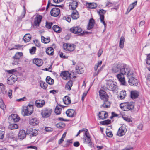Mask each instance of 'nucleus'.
I'll use <instances>...</instances> for the list:
<instances>
[{"label":"nucleus","instance_id":"nucleus-39","mask_svg":"<svg viewBox=\"0 0 150 150\" xmlns=\"http://www.w3.org/2000/svg\"><path fill=\"white\" fill-rule=\"evenodd\" d=\"M71 17L72 19H78L79 17V13L76 11H73L71 15Z\"/></svg>","mask_w":150,"mask_h":150},{"label":"nucleus","instance_id":"nucleus-41","mask_svg":"<svg viewBox=\"0 0 150 150\" xmlns=\"http://www.w3.org/2000/svg\"><path fill=\"white\" fill-rule=\"evenodd\" d=\"M12 120L15 122H17L20 120V117L16 114H13L11 115Z\"/></svg>","mask_w":150,"mask_h":150},{"label":"nucleus","instance_id":"nucleus-64","mask_svg":"<svg viewBox=\"0 0 150 150\" xmlns=\"http://www.w3.org/2000/svg\"><path fill=\"white\" fill-rule=\"evenodd\" d=\"M34 43L35 44V45L38 47H40L41 46L39 42L37 40H36L34 41Z\"/></svg>","mask_w":150,"mask_h":150},{"label":"nucleus","instance_id":"nucleus-3","mask_svg":"<svg viewBox=\"0 0 150 150\" xmlns=\"http://www.w3.org/2000/svg\"><path fill=\"white\" fill-rule=\"evenodd\" d=\"M83 141L84 143L88 144L91 148L93 147V143L89 133L88 134L86 133L85 134L83 138Z\"/></svg>","mask_w":150,"mask_h":150},{"label":"nucleus","instance_id":"nucleus-46","mask_svg":"<svg viewBox=\"0 0 150 150\" xmlns=\"http://www.w3.org/2000/svg\"><path fill=\"white\" fill-rule=\"evenodd\" d=\"M42 42L45 43H47L50 41V39L49 38H45L43 36H41Z\"/></svg>","mask_w":150,"mask_h":150},{"label":"nucleus","instance_id":"nucleus-13","mask_svg":"<svg viewBox=\"0 0 150 150\" xmlns=\"http://www.w3.org/2000/svg\"><path fill=\"white\" fill-rule=\"evenodd\" d=\"M60 12V10L59 8H54L52 9L50 13L52 16L56 17L58 16Z\"/></svg>","mask_w":150,"mask_h":150},{"label":"nucleus","instance_id":"nucleus-23","mask_svg":"<svg viewBox=\"0 0 150 150\" xmlns=\"http://www.w3.org/2000/svg\"><path fill=\"white\" fill-rule=\"evenodd\" d=\"M26 134L24 130H21L19 131L18 136L20 139H24L26 137Z\"/></svg>","mask_w":150,"mask_h":150},{"label":"nucleus","instance_id":"nucleus-18","mask_svg":"<svg viewBox=\"0 0 150 150\" xmlns=\"http://www.w3.org/2000/svg\"><path fill=\"white\" fill-rule=\"evenodd\" d=\"M78 3L76 1H71L69 4V7L72 10H75L78 6Z\"/></svg>","mask_w":150,"mask_h":150},{"label":"nucleus","instance_id":"nucleus-11","mask_svg":"<svg viewBox=\"0 0 150 150\" xmlns=\"http://www.w3.org/2000/svg\"><path fill=\"white\" fill-rule=\"evenodd\" d=\"M51 112L52 111L50 109H45L42 111L41 114L43 117L47 118L50 116Z\"/></svg>","mask_w":150,"mask_h":150},{"label":"nucleus","instance_id":"nucleus-28","mask_svg":"<svg viewBox=\"0 0 150 150\" xmlns=\"http://www.w3.org/2000/svg\"><path fill=\"white\" fill-rule=\"evenodd\" d=\"M137 3V1H136L131 4L128 7L126 13L127 14L131 10L133 9L135 6L136 5Z\"/></svg>","mask_w":150,"mask_h":150},{"label":"nucleus","instance_id":"nucleus-56","mask_svg":"<svg viewBox=\"0 0 150 150\" xmlns=\"http://www.w3.org/2000/svg\"><path fill=\"white\" fill-rule=\"evenodd\" d=\"M23 11L21 15V18H24L26 13L25 8L24 6H23Z\"/></svg>","mask_w":150,"mask_h":150},{"label":"nucleus","instance_id":"nucleus-25","mask_svg":"<svg viewBox=\"0 0 150 150\" xmlns=\"http://www.w3.org/2000/svg\"><path fill=\"white\" fill-rule=\"evenodd\" d=\"M33 62L35 64L38 66L40 67L42 66L43 64V61L40 59L36 58L34 59Z\"/></svg>","mask_w":150,"mask_h":150},{"label":"nucleus","instance_id":"nucleus-42","mask_svg":"<svg viewBox=\"0 0 150 150\" xmlns=\"http://www.w3.org/2000/svg\"><path fill=\"white\" fill-rule=\"evenodd\" d=\"M106 11L103 10L101 9L98 11V14H99L100 17L99 19H104V14L106 13Z\"/></svg>","mask_w":150,"mask_h":150},{"label":"nucleus","instance_id":"nucleus-7","mask_svg":"<svg viewBox=\"0 0 150 150\" xmlns=\"http://www.w3.org/2000/svg\"><path fill=\"white\" fill-rule=\"evenodd\" d=\"M75 45L74 44L65 43L63 44V48L64 50L69 51L74 50L75 49Z\"/></svg>","mask_w":150,"mask_h":150},{"label":"nucleus","instance_id":"nucleus-32","mask_svg":"<svg viewBox=\"0 0 150 150\" xmlns=\"http://www.w3.org/2000/svg\"><path fill=\"white\" fill-rule=\"evenodd\" d=\"M16 81V79L14 78L12 76H11L8 79L7 83L9 85H11L14 83Z\"/></svg>","mask_w":150,"mask_h":150},{"label":"nucleus","instance_id":"nucleus-36","mask_svg":"<svg viewBox=\"0 0 150 150\" xmlns=\"http://www.w3.org/2000/svg\"><path fill=\"white\" fill-rule=\"evenodd\" d=\"M53 30L56 32L60 33L62 31V28L57 25H54L52 27Z\"/></svg>","mask_w":150,"mask_h":150},{"label":"nucleus","instance_id":"nucleus-57","mask_svg":"<svg viewBox=\"0 0 150 150\" xmlns=\"http://www.w3.org/2000/svg\"><path fill=\"white\" fill-rule=\"evenodd\" d=\"M146 62L147 64L150 65V54L147 56Z\"/></svg>","mask_w":150,"mask_h":150},{"label":"nucleus","instance_id":"nucleus-29","mask_svg":"<svg viewBox=\"0 0 150 150\" xmlns=\"http://www.w3.org/2000/svg\"><path fill=\"white\" fill-rule=\"evenodd\" d=\"M46 53L50 55H53L54 53V50L52 47H48L46 50Z\"/></svg>","mask_w":150,"mask_h":150},{"label":"nucleus","instance_id":"nucleus-16","mask_svg":"<svg viewBox=\"0 0 150 150\" xmlns=\"http://www.w3.org/2000/svg\"><path fill=\"white\" fill-rule=\"evenodd\" d=\"M39 122V121L36 118L30 117L29 121V123L32 126H36L38 125Z\"/></svg>","mask_w":150,"mask_h":150},{"label":"nucleus","instance_id":"nucleus-53","mask_svg":"<svg viewBox=\"0 0 150 150\" xmlns=\"http://www.w3.org/2000/svg\"><path fill=\"white\" fill-rule=\"evenodd\" d=\"M42 19H35L34 22V25L35 26H39Z\"/></svg>","mask_w":150,"mask_h":150},{"label":"nucleus","instance_id":"nucleus-54","mask_svg":"<svg viewBox=\"0 0 150 150\" xmlns=\"http://www.w3.org/2000/svg\"><path fill=\"white\" fill-rule=\"evenodd\" d=\"M64 126V124L63 123H62L59 122L56 124L57 127L58 128L62 129L63 128Z\"/></svg>","mask_w":150,"mask_h":150},{"label":"nucleus","instance_id":"nucleus-14","mask_svg":"<svg viewBox=\"0 0 150 150\" xmlns=\"http://www.w3.org/2000/svg\"><path fill=\"white\" fill-rule=\"evenodd\" d=\"M71 74L68 71H63L60 74V76L64 80L69 79L70 78Z\"/></svg>","mask_w":150,"mask_h":150},{"label":"nucleus","instance_id":"nucleus-22","mask_svg":"<svg viewBox=\"0 0 150 150\" xmlns=\"http://www.w3.org/2000/svg\"><path fill=\"white\" fill-rule=\"evenodd\" d=\"M103 103L100 105V107H103L104 108H108L110 107L111 103L108 101V99L103 101Z\"/></svg>","mask_w":150,"mask_h":150},{"label":"nucleus","instance_id":"nucleus-17","mask_svg":"<svg viewBox=\"0 0 150 150\" xmlns=\"http://www.w3.org/2000/svg\"><path fill=\"white\" fill-rule=\"evenodd\" d=\"M67 116L70 117H73L76 115V113L75 110L73 109H69L66 112Z\"/></svg>","mask_w":150,"mask_h":150},{"label":"nucleus","instance_id":"nucleus-40","mask_svg":"<svg viewBox=\"0 0 150 150\" xmlns=\"http://www.w3.org/2000/svg\"><path fill=\"white\" fill-rule=\"evenodd\" d=\"M46 82L50 85L53 84L54 80L49 76H47L46 79Z\"/></svg>","mask_w":150,"mask_h":150},{"label":"nucleus","instance_id":"nucleus-45","mask_svg":"<svg viewBox=\"0 0 150 150\" xmlns=\"http://www.w3.org/2000/svg\"><path fill=\"white\" fill-rule=\"evenodd\" d=\"M62 108L58 106H56L55 109V112L57 115L60 114L62 110Z\"/></svg>","mask_w":150,"mask_h":150},{"label":"nucleus","instance_id":"nucleus-62","mask_svg":"<svg viewBox=\"0 0 150 150\" xmlns=\"http://www.w3.org/2000/svg\"><path fill=\"white\" fill-rule=\"evenodd\" d=\"M122 117L124 120L128 122H130L131 120L130 119L126 117Z\"/></svg>","mask_w":150,"mask_h":150},{"label":"nucleus","instance_id":"nucleus-35","mask_svg":"<svg viewBox=\"0 0 150 150\" xmlns=\"http://www.w3.org/2000/svg\"><path fill=\"white\" fill-rule=\"evenodd\" d=\"M125 41V37L123 36H122L120 38L119 42V46L120 48L122 49L124 47Z\"/></svg>","mask_w":150,"mask_h":150},{"label":"nucleus","instance_id":"nucleus-55","mask_svg":"<svg viewBox=\"0 0 150 150\" xmlns=\"http://www.w3.org/2000/svg\"><path fill=\"white\" fill-rule=\"evenodd\" d=\"M104 67V66L103 65L102 67L100 68V69H98L97 71L95 72L93 74V76H96L100 72V71Z\"/></svg>","mask_w":150,"mask_h":150},{"label":"nucleus","instance_id":"nucleus-20","mask_svg":"<svg viewBox=\"0 0 150 150\" xmlns=\"http://www.w3.org/2000/svg\"><path fill=\"white\" fill-rule=\"evenodd\" d=\"M98 116L100 119L103 120L106 119L108 115L106 112L102 111L99 112Z\"/></svg>","mask_w":150,"mask_h":150},{"label":"nucleus","instance_id":"nucleus-6","mask_svg":"<svg viewBox=\"0 0 150 150\" xmlns=\"http://www.w3.org/2000/svg\"><path fill=\"white\" fill-rule=\"evenodd\" d=\"M124 75L121 72L116 75V77L118 79L120 84L123 85H125L126 84Z\"/></svg>","mask_w":150,"mask_h":150},{"label":"nucleus","instance_id":"nucleus-27","mask_svg":"<svg viewBox=\"0 0 150 150\" xmlns=\"http://www.w3.org/2000/svg\"><path fill=\"white\" fill-rule=\"evenodd\" d=\"M5 128L2 125H0V139H2L4 136Z\"/></svg>","mask_w":150,"mask_h":150},{"label":"nucleus","instance_id":"nucleus-49","mask_svg":"<svg viewBox=\"0 0 150 150\" xmlns=\"http://www.w3.org/2000/svg\"><path fill=\"white\" fill-rule=\"evenodd\" d=\"M40 84L41 88L44 89H46L47 87V84L44 82L40 81Z\"/></svg>","mask_w":150,"mask_h":150},{"label":"nucleus","instance_id":"nucleus-60","mask_svg":"<svg viewBox=\"0 0 150 150\" xmlns=\"http://www.w3.org/2000/svg\"><path fill=\"white\" fill-rule=\"evenodd\" d=\"M15 47H16L15 48H14L13 49H11V50L14 49H16L17 50L19 49L22 47V46L18 44V45H15Z\"/></svg>","mask_w":150,"mask_h":150},{"label":"nucleus","instance_id":"nucleus-24","mask_svg":"<svg viewBox=\"0 0 150 150\" xmlns=\"http://www.w3.org/2000/svg\"><path fill=\"white\" fill-rule=\"evenodd\" d=\"M125 133V128L122 126L120 127L117 133V134L119 136H122L124 135Z\"/></svg>","mask_w":150,"mask_h":150},{"label":"nucleus","instance_id":"nucleus-21","mask_svg":"<svg viewBox=\"0 0 150 150\" xmlns=\"http://www.w3.org/2000/svg\"><path fill=\"white\" fill-rule=\"evenodd\" d=\"M139 93L138 91L136 90L131 91L130 96L132 99H135L137 98L139 96Z\"/></svg>","mask_w":150,"mask_h":150},{"label":"nucleus","instance_id":"nucleus-58","mask_svg":"<svg viewBox=\"0 0 150 150\" xmlns=\"http://www.w3.org/2000/svg\"><path fill=\"white\" fill-rule=\"evenodd\" d=\"M125 106H126L125 103H122L120 105V107L123 111H124Z\"/></svg>","mask_w":150,"mask_h":150},{"label":"nucleus","instance_id":"nucleus-10","mask_svg":"<svg viewBox=\"0 0 150 150\" xmlns=\"http://www.w3.org/2000/svg\"><path fill=\"white\" fill-rule=\"evenodd\" d=\"M23 55V53L22 52H18L16 53L15 55L13 58L14 60L18 61L22 57ZM18 61H13L12 63L13 65H15L18 64Z\"/></svg>","mask_w":150,"mask_h":150},{"label":"nucleus","instance_id":"nucleus-51","mask_svg":"<svg viewBox=\"0 0 150 150\" xmlns=\"http://www.w3.org/2000/svg\"><path fill=\"white\" fill-rule=\"evenodd\" d=\"M72 143V140H68L67 142L65 144L63 145L64 147H67L69 145L71 144Z\"/></svg>","mask_w":150,"mask_h":150},{"label":"nucleus","instance_id":"nucleus-44","mask_svg":"<svg viewBox=\"0 0 150 150\" xmlns=\"http://www.w3.org/2000/svg\"><path fill=\"white\" fill-rule=\"evenodd\" d=\"M18 126L16 124H10L8 127V128L11 130L17 129L18 128Z\"/></svg>","mask_w":150,"mask_h":150},{"label":"nucleus","instance_id":"nucleus-12","mask_svg":"<svg viewBox=\"0 0 150 150\" xmlns=\"http://www.w3.org/2000/svg\"><path fill=\"white\" fill-rule=\"evenodd\" d=\"M125 105L126 106L125 107L124 111L132 110L134 108V103L133 102H126Z\"/></svg>","mask_w":150,"mask_h":150},{"label":"nucleus","instance_id":"nucleus-4","mask_svg":"<svg viewBox=\"0 0 150 150\" xmlns=\"http://www.w3.org/2000/svg\"><path fill=\"white\" fill-rule=\"evenodd\" d=\"M107 88L110 91H114L117 88V86L114 84V82L112 81H108L106 85Z\"/></svg>","mask_w":150,"mask_h":150},{"label":"nucleus","instance_id":"nucleus-43","mask_svg":"<svg viewBox=\"0 0 150 150\" xmlns=\"http://www.w3.org/2000/svg\"><path fill=\"white\" fill-rule=\"evenodd\" d=\"M126 96V93L125 91L124 90L122 91L120 93L119 97L121 99H123Z\"/></svg>","mask_w":150,"mask_h":150},{"label":"nucleus","instance_id":"nucleus-9","mask_svg":"<svg viewBox=\"0 0 150 150\" xmlns=\"http://www.w3.org/2000/svg\"><path fill=\"white\" fill-rule=\"evenodd\" d=\"M99 94L100 98L102 100L104 101L108 99L109 96L104 91L102 90H100Z\"/></svg>","mask_w":150,"mask_h":150},{"label":"nucleus","instance_id":"nucleus-30","mask_svg":"<svg viewBox=\"0 0 150 150\" xmlns=\"http://www.w3.org/2000/svg\"><path fill=\"white\" fill-rule=\"evenodd\" d=\"M45 104V102L44 100H37L35 103L36 106L38 108L42 107Z\"/></svg>","mask_w":150,"mask_h":150},{"label":"nucleus","instance_id":"nucleus-33","mask_svg":"<svg viewBox=\"0 0 150 150\" xmlns=\"http://www.w3.org/2000/svg\"><path fill=\"white\" fill-rule=\"evenodd\" d=\"M31 36L30 35L27 34L23 38V39L25 42L30 41L31 39Z\"/></svg>","mask_w":150,"mask_h":150},{"label":"nucleus","instance_id":"nucleus-47","mask_svg":"<svg viewBox=\"0 0 150 150\" xmlns=\"http://www.w3.org/2000/svg\"><path fill=\"white\" fill-rule=\"evenodd\" d=\"M111 120L108 119L104 121H101L100 122V124L102 125H107L111 123Z\"/></svg>","mask_w":150,"mask_h":150},{"label":"nucleus","instance_id":"nucleus-37","mask_svg":"<svg viewBox=\"0 0 150 150\" xmlns=\"http://www.w3.org/2000/svg\"><path fill=\"white\" fill-rule=\"evenodd\" d=\"M63 101L65 104L68 105L71 103L70 98L69 97L65 96L63 99Z\"/></svg>","mask_w":150,"mask_h":150},{"label":"nucleus","instance_id":"nucleus-38","mask_svg":"<svg viewBox=\"0 0 150 150\" xmlns=\"http://www.w3.org/2000/svg\"><path fill=\"white\" fill-rule=\"evenodd\" d=\"M76 72L78 74H81L84 72L83 68L81 66H77L75 68Z\"/></svg>","mask_w":150,"mask_h":150},{"label":"nucleus","instance_id":"nucleus-59","mask_svg":"<svg viewBox=\"0 0 150 150\" xmlns=\"http://www.w3.org/2000/svg\"><path fill=\"white\" fill-rule=\"evenodd\" d=\"M6 138L8 139H12L13 138V137L10 134H8L6 135Z\"/></svg>","mask_w":150,"mask_h":150},{"label":"nucleus","instance_id":"nucleus-52","mask_svg":"<svg viewBox=\"0 0 150 150\" xmlns=\"http://www.w3.org/2000/svg\"><path fill=\"white\" fill-rule=\"evenodd\" d=\"M36 48L35 47H33L30 49H29L30 53L31 54H35L36 51Z\"/></svg>","mask_w":150,"mask_h":150},{"label":"nucleus","instance_id":"nucleus-5","mask_svg":"<svg viewBox=\"0 0 150 150\" xmlns=\"http://www.w3.org/2000/svg\"><path fill=\"white\" fill-rule=\"evenodd\" d=\"M122 63L114 64L112 68V71L114 73H119L121 72Z\"/></svg>","mask_w":150,"mask_h":150},{"label":"nucleus","instance_id":"nucleus-63","mask_svg":"<svg viewBox=\"0 0 150 150\" xmlns=\"http://www.w3.org/2000/svg\"><path fill=\"white\" fill-rule=\"evenodd\" d=\"M16 71V70L15 69L7 71V72L10 74H13L14 72Z\"/></svg>","mask_w":150,"mask_h":150},{"label":"nucleus","instance_id":"nucleus-8","mask_svg":"<svg viewBox=\"0 0 150 150\" xmlns=\"http://www.w3.org/2000/svg\"><path fill=\"white\" fill-rule=\"evenodd\" d=\"M133 75L128 77L129 84L132 86H137L138 84V81L137 79L133 76Z\"/></svg>","mask_w":150,"mask_h":150},{"label":"nucleus","instance_id":"nucleus-26","mask_svg":"<svg viewBox=\"0 0 150 150\" xmlns=\"http://www.w3.org/2000/svg\"><path fill=\"white\" fill-rule=\"evenodd\" d=\"M86 6L88 8L95 9L97 7V4L95 3H86Z\"/></svg>","mask_w":150,"mask_h":150},{"label":"nucleus","instance_id":"nucleus-19","mask_svg":"<svg viewBox=\"0 0 150 150\" xmlns=\"http://www.w3.org/2000/svg\"><path fill=\"white\" fill-rule=\"evenodd\" d=\"M27 132V134H30V136H35L38 134V131L35 129H33L32 128L29 129Z\"/></svg>","mask_w":150,"mask_h":150},{"label":"nucleus","instance_id":"nucleus-61","mask_svg":"<svg viewBox=\"0 0 150 150\" xmlns=\"http://www.w3.org/2000/svg\"><path fill=\"white\" fill-rule=\"evenodd\" d=\"M103 52V49L102 48H100L99 50L98 53V57H100L102 54Z\"/></svg>","mask_w":150,"mask_h":150},{"label":"nucleus","instance_id":"nucleus-48","mask_svg":"<svg viewBox=\"0 0 150 150\" xmlns=\"http://www.w3.org/2000/svg\"><path fill=\"white\" fill-rule=\"evenodd\" d=\"M0 108L3 110H4L6 109L5 105L1 99L0 100Z\"/></svg>","mask_w":150,"mask_h":150},{"label":"nucleus","instance_id":"nucleus-15","mask_svg":"<svg viewBox=\"0 0 150 150\" xmlns=\"http://www.w3.org/2000/svg\"><path fill=\"white\" fill-rule=\"evenodd\" d=\"M70 31L74 34H79L82 31V29L79 26L72 27L70 29Z\"/></svg>","mask_w":150,"mask_h":150},{"label":"nucleus","instance_id":"nucleus-50","mask_svg":"<svg viewBox=\"0 0 150 150\" xmlns=\"http://www.w3.org/2000/svg\"><path fill=\"white\" fill-rule=\"evenodd\" d=\"M53 23L52 22H48L47 21H46V27L48 29H50L51 28L52 25H53Z\"/></svg>","mask_w":150,"mask_h":150},{"label":"nucleus","instance_id":"nucleus-31","mask_svg":"<svg viewBox=\"0 0 150 150\" xmlns=\"http://www.w3.org/2000/svg\"><path fill=\"white\" fill-rule=\"evenodd\" d=\"M95 23V21L94 19H89L88 25L87 29L88 30L91 29L94 26Z\"/></svg>","mask_w":150,"mask_h":150},{"label":"nucleus","instance_id":"nucleus-2","mask_svg":"<svg viewBox=\"0 0 150 150\" xmlns=\"http://www.w3.org/2000/svg\"><path fill=\"white\" fill-rule=\"evenodd\" d=\"M121 72L125 75H127V77H129L130 76L132 75L133 74V72L131 71L130 68L126 64L123 63Z\"/></svg>","mask_w":150,"mask_h":150},{"label":"nucleus","instance_id":"nucleus-34","mask_svg":"<svg viewBox=\"0 0 150 150\" xmlns=\"http://www.w3.org/2000/svg\"><path fill=\"white\" fill-rule=\"evenodd\" d=\"M72 84V81L71 80L69 81L65 85V89L68 90H71Z\"/></svg>","mask_w":150,"mask_h":150},{"label":"nucleus","instance_id":"nucleus-1","mask_svg":"<svg viewBox=\"0 0 150 150\" xmlns=\"http://www.w3.org/2000/svg\"><path fill=\"white\" fill-rule=\"evenodd\" d=\"M33 111V107L32 105H28L27 106H24L22 110V112L24 116H29L31 115Z\"/></svg>","mask_w":150,"mask_h":150}]
</instances>
